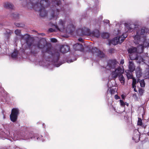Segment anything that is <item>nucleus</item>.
<instances>
[{"mask_svg": "<svg viewBox=\"0 0 149 149\" xmlns=\"http://www.w3.org/2000/svg\"><path fill=\"white\" fill-rule=\"evenodd\" d=\"M125 30L127 31L131 32L133 30V29L132 28V25L129 26L128 24H125Z\"/></svg>", "mask_w": 149, "mask_h": 149, "instance_id": "obj_18", "label": "nucleus"}, {"mask_svg": "<svg viewBox=\"0 0 149 149\" xmlns=\"http://www.w3.org/2000/svg\"><path fill=\"white\" fill-rule=\"evenodd\" d=\"M144 92V90L142 88H139V94L141 96L143 95Z\"/></svg>", "mask_w": 149, "mask_h": 149, "instance_id": "obj_30", "label": "nucleus"}, {"mask_svg": "<svg viewBox=\"0 0 149 149\" xmlns=\"http://www.w3.org/2000/svg\"><path fill=\"white\" fill-rule=\"evenodd\" d=\"M121 36H123V38H124V39L127 37V35L126 34H123Z\"/></svg>", "mask_w": 149, "mask_h": 149, "instance_id": "obj_41", "label": "nucleus"}, {"mask_svg": "<svg viewBox=\"0 0 149 149\" xmlns=\"http://www.w3.org/2000/svg\"><path fill=\"white\" fill-rule=\"evenodd\" d=\"M48 31H49V32H52L53 31H55V29H54L52 28H50L49 29Z\"/></svg>", "mask_w": 149, "mask_h": 149, "instance_id": "obj_38", "label": "nucleus"}, {"mask_svg": "<svg viewBox=\"0 0 149 149\" xmlns=\"http://www.w3.org/2000/svg\"><path fill=\"white\" fill-rule=\"evenodd\" d=\"M138 120L137 122V125L139 126H142V120L141 118H138Z\"/></svg>", "mask_w": 149, "mask_h": 149, "instance_id": "obj_27", "label": "nucleus"}, {"mask_svg": "<svg viewBox=\"0 0 149 149\" xmlns=\"http://www.w3.org/2000/svg\"><path fill=\"white\" fill-rule=\"evenodd\" d=\"M145 31L143 29H140L137 31V33L134 37V42L136 44H139L137 46V48L132 47L128 50V53L130 54H132L137 52L138 50L140 52L143 51L144 48V43L146 40V36L144 35Z\"/></svg>", "mask_w": 149, "mask_h": 149, "instance_id": "obj_1", "label": "nucleus"}, {"mask_svg": "<svg viewBox=\"0 0 149 149\" xmlns=\"http://www.w3.org/2000/svg\"><path fill=\"white\" fill-rule=\"evenodd\" d=\"M19 16V14L17 13H15L13 14V16L15 19H18Z\"/></svg>", "mask_w": 149, "mask_h": 149, "instance_id": "obj_32", "label": "nucleus"}, {"mask_svg": "<svg viewBox=\"0 0 149 149\" xmlns=\"http://www.w3.org/2000/svg\"><path fill=\"white\" fill-rule=\"evenodd\" d=\"M19 113V110L18 108H13L12 110L11 113L10 115L11 120L15 122L17 120V116Z\"/></svg>", "mask_w": 149, "mask_h": 149, "instance_id": "obj_6", "label": "nucleus"}, {"mask_svg": "<svg viewBox=\"0 0 149 149\" xmlns=\"http://www.w3.org/2000/svg\"><path fill=\"white\" fill-rule=\"evenodd\" d=\"M45 40H41L38 43L37 46L38 48L42 49L45 47Z\"/></svg>", "mask_w": 149, "mask_h": 149, "instance_id": "obj_13", "label": "nucleus"}, {"mask_svg": "<svg viewBox=\"0 0 149 149\" xmlns=\"http://www.w3.org/2000/svg\"><path fill=\"white\" fill-rule=\"evenodd\" d=\"M103 22L104 23H106V24H108L109 23V21L108 20H104L103 21Z\"/></svg>", "mask_w": 149, "mask_h": 149, "instance_id": "obj_40", "label": "nucleus"}, {"mask_svg": "<svg viewBox=\"0 0 149 149\" xmlns=\"http://www.w3.org/2000/svg\"><path fill=\"white\" fill-rule=\"evenodd\" d=\"M3 6L5 8L8 9H13L14 8V6L12 3L8 2L4 3H3Z\"/></svg>", "mask_w": 149, "mask_h": 149, "instance_id": "obj_14", "label": "nucleus"}, {"mask_svg": "<svg viewBox=\"0 0 149 149\" xmlns=\"http://www.w3.org/2000/svg\"><path fill=\"white\" fill-rule=\"evenodd\" d=\"M67 31H69L70 33H71L73 32L74 29V27L73 25H71L68 26L67 28Z\"/></svg>", "mask_w": 149, "mask_h": 149, "instance_id": "obj_21", "label": "nucleus"}, {"mask_svg": "<svg viewBox=\"0 0 149 149\" xmlns=\"http://www.w3.org/2000/svg\"><path fill=\"white\" fill-rule=\"evenodd\" d=\"M136 80L134 78H132V84L136 85Z\"/></svg>", "mask_w": 149, "mask_h": 149, "instance_id": "obj_36", "label": "nucleus"}, {"mask_svg": "<svg viewBox=\"0 0 149 149\" xmlns=\"http://www.w3.org/2000/svg\"><path fill=\"white\" fill-rule=\"evenodd\" d=\"M91 52L93 54L100 58L104 57L105 56V54L102 52L95 47H92Z\"/></svg>", "mask_w": 149, "mask_h": 149, "instance_id": "obj_8", "label": "nucleus"}, {"mask_svg": "<svg viewBox=\"0 0 149 149\" xmlns=\"http://www.w3.org/2000/svg\"><path fill=\"white\" fill-rule=\"evenodd\" d=\"M21 38L26 41V43L29 47H30L32 44V40L29 38V36L27 34L22 36Z\"/></svg>", "mask_w": 149, "mask_h": 149, "instance_id": "obj_9", "label": "nucleus"}, {"mask_svg": "<svg viewBox=\"0 0 149 149\" xmlns=\"http://www.w3.org/2000/svg\"><path fill=\"white\" fill-rule=\"evenodd\" d=\"M90 34L97 38H98L100 36L99 31L97 29L94 30L91 33L90 32Z\"/></svg>", "mask_w": 149, "mask_h": 149, "instance_id": "obj_15", "label": "nucleus"}, {"mask_svg": "<svg viewBox=\"0 0 149 149\" xmlns=\"http://www.w3.org/2000/svg\"><path fill=\"white\" fill-rule=\"evenodd\" d=\"M42 35H43V34H44L43 33H42Z\"/></svg>", "mask_w": 149, "mask_h": 149, "instance_id": "obj_56", "label": "nucleus"}, {"mask_svg": "<svg viewBox=\"0 0 149 149\" xmlns=\"http://www.w3.org/2000/svg\"><path fill=\"white\" fill-rule=\"evenodd\" d=\"M18 51L16 50H15L13 52L12 54V57L13 58H16L17 55Z\"/></svg>", "mask_w": 149, "mask_h": 149, "instance_id": "obj_24", "label": "nucleus"}, {"mask_svg": "<svg viewBox=\"0 0 149 149\" xmlns=\"http://www.w3.org/2000/svg\"><path fill=\"white\" fill-rule=\"evenodd\" d=\"M134 88V91L135 92H137V91L136 90V88Z\"/></svg>", "mask_w": 149, "mask_h": 149, "instance_id": "obj_49", "label": "nucleus"}, {"mask_svg": "<svg viewBox=\"0 0 149 149\" xmlns=\"http://www.w3.org/2000/svg\"><path fill=\"white\" fill-rule=\"evenodd\" d=\"M73 48L75 50L83 51L84 49L83 46L79 43L76 44L73 46Z\"/></svg>", "mask_w": 149, "mask_h": 149, "instance_id": "obj_11", "label": "nucleus"}, {"mask_svg": "<svg viewBox=\"0 0 149 149\" xmlns=\"http://www.w3.org/2000/svg\"><path fill=\"white\" fill-rule=\"evenodd\" d=\"M134 96H135V97H136V98H137V95H136V93H135V94L134 95Z\"/></svg>", "mask_w": 149, "mask_h": 149, "instance_id": "obj_51", "label": "nucleus"}, {"mask_svg": "<svg viewBox=\"0 0 149 149\" xmlns=\"http://www.w3.org/2000/svg\"><path fill=\"white\" fill-rule=\"evenodd\" d=\"M135 67L134 63L132 61H130L129 64V68L131 72L133 71L135 69Z\"/></svg>", "mask_w": 149, "mask_h": 149, "instance_id": "obj_17", "label": "nucleus"}, {"mask_svg": "<svg viewBox=\"0 0 149 149\" xmlns=\"http://www.w3.org/2000/svg\"><path fill=\"white\" fill-rule=\"evenodd\" d=\"M31 52L32 53H33V51L32 50L31 51Z\"/></svg>", "mask_w": 149, "mask_h": 149, "instance_id": "obj_55", "label": "nucleus"}, {"mask_svg": "<svg viewBox=\"0 0 149 149\" xmlns=\"http://www.w3.org/2000/svg\"><path fill=\"white\" fill-rule=\"evenodd\" d=\"M42 35H43V34H44L43 33H42Z\"/></svg>", "mask_w": 149, "mask_h": 149, "instance_id": "obj_57", "label": "nucleus"}, {"mask_svg": "<svg viewBox=\"0 0 149 149\" xmlns=\"http://www.w3.org/2000/svg\"><path fill=\"white\" fill-rule=\"evenodd\" d=\"M70 50L69 46L67 45L62 46L60 49V51L62 53H65L68 52Z\"/></svg>", "mask_w": 149, "mask_h": 149, "instance_id": "obj_12", "label": "nucleus"}, {"mask_svg": "<svg viewBox=\"0 0 149 149\" xmlns=\"http://www.w3.org/2000/svg\"><path fill=\"white\" fill-rule=\"evenodd\" d=\"M101 36L104 38H107L109 37V34L107 33H102Z\"/></svg>", "mask_w": 149, "mask_h": 149, "instance_id": "obj_23", "label": "nucleus"}, {"mask_svg": "<svg viewBox=\"0 0 149 149\" xmlns=\"http://www.w3.org/2000/svg\"><path fill=\"white\" fill-rule=\"evenodd\" d=\"M38 138H37V139L38 140Z\"/></svg>", "mask_w": 149, "mask_h": 149, "instance_id": "obj_58", "label": "nucleus"}, {"mask_svg": "<svg viewBox=\"0 0 149 149\" xmlns=\"http://www.w3.org/2000/svg\"><path fill=\"white\" fill-rule=\"evenodd\" d=\"M15 34L17 36H21V37L22 36L21 35V31L17 29L15 30Z\"/></svg>", "mask_w": 149, "mask_h": 149, "instance_id": "obj_28", "label": "nucleus"}, {"mask_svg": "<svg viewBox=\"0 0 149 149\" xmlns=\"http://www.w3.org/2000/svg\"><path fill=\"white\" fill-rule=\"evenodd\" d=\"M29 136H30L28 137L29 139L30 138L32 139L33 137V135L32 134H30Z\"/></svg>", "mask_w": 149, "mask_h": 149, "instance_id": "obj_39", "label": "nucleus"}, {"mask_svg": "<svg viewBox=\"0 0 149 149\" xmlns=\"http://www.w3.org/2000/svg\"><path fill=\"white\" fill-rule=\"evenodd\" d=\"M61 64V63L59 64H55V65L57 67H58L60 66Z\"/></svg>", "mask_w": 149, "mask_h": 149, "instance_id": "obj_46", "label": "nucleus"}, {"mask_svg": "<svg viewBox=\"0 0 149 149\" xmlns=\"http://www.w3.org/2000/svg\"><path fill=\"white\" fill-rule=\"evenodd\" d=\"M118 62L116 60H111L109 61L106 67L107 69L110 70L112 72L111 74L113 78H116L118 76L123 73L124 71L120 67H118Z\"/></svg>", "mask_w": 149, "mask_h": 149, "instance_id": "obj_3", "label": "nucleus"}, {"mask_svg": "<svg viewBox=\"0 0 149 149\" xmlns=\"http://www.w3.org/2000/svg\"><path fill=\"white\" fill-rule=\"evenodd\" d=\"M124 63V60H121L120 62V63L121 64L123 65Z\"/></svg>", "mask_w": 149, "mask_h": 149, "instance_id": "obj_44", "label": "nucleus"}, {"mask_svg": "<svg viewBox=\"0 0 149 149\" xmlns=\"http://www.w3.org/2000/svg\"><path fill=\"white\" fill-rule=\"evenodd\" d=\"M127 76L128 79H130L132 78V76L131 74H127Z\"/></svg>", "mask_w": 149, "mask_h": 149, "instance_id": "obj_35", "label": "nucleus"}, {"mask_svg": "<svg viewBox=\"0 0 149 149\" xmlns=\"http://www.w3.org/2000/svg\"><path fill=\"white\" fill-rule=\"evenodd\" d=\"M130 59L131 60H137L138 59L137 52H136L132 54H130Z\"/></svg>", "mask_w": 149, "mask_h": 149, "instance_id": "obj_16", "label": "nucleus"}, {"mask_svg": "<svg viewBox=\"0 0 149 149\" xmlns=\"http://www.w3.org/2000/svg\"><path fill=\"white\" fill-rule=\"evenodd\" d=\"M140 86L142 87H144L145 85V83L144 79H142L139 81Z\"/></svg>", "mask_w": 149, "mask_h": 149, "instance_id": "obj_25", "label": "nucleus"}, {"mask_svg": "<svg viewBox=\"0 0 149 149\" xmlns=\"http://www.w3.org/2000/svg\"><path fill=\"white\" fill-rule=\"evenodd\" d=\"M121 97L123 99H124V97H125V96L123 94H122V95H121Z\"/></svg>", "mask_w": 149, "mask_h": 149, "instance_id": "obj_48", "label": "nucleus"}, {"mask_svg": "<svg viewBox=\"0 0 149 149\" xmlns=\"http://www.w3.org/2000/svg\"><path fill=\"white\" fill-rule=\"evenodd\" d=\"M120 105L123 107H124L125 105V103L122 100H120Z\"/></svg>", "mask_w": 149, "mask_h": 149, "instance_id": "obj_34", "label": "nucleus"}, {"mask_svg": "<svg viewBox=\"0 0 149 149\" xmlns=\"http://www.w3.org/2000/svg\"><path fill=\"white\" fill-rule=\"evenodd\" d=\"M51 41L52 42H57V40L54 38H51Z\"/></svg>", "mask_w": 149, "mask_h": 149, "instance_id": "obj_37", "label": "nucleus"}, {"mask_svg": "<svg viewBox=\"0 0 149 149\" xmlns=\"http://www.w3.org/2000/svg\"><path fill=\"white\" fill-rule=\"evenodd\" d=\"M77 33L79 36H88L90 34V29L85 27L79 29Z\"/></svg>", "mask_w": 149, "mask_h": 149, "instance_id": "obj_7", "label": "nucleus"}, {"mask_svg": "<svg viewBox=\"0 0 149 149\" xmlns=\"http://www.w3.org/2000/svg\"><path fill=\"white\" fill-rule=\"evenodd\" d=\"M30 3H28V7L33 8L36 11L40 12V15L42 17L45 16L47 14L45 8L50 4L49 0H29Z\"/></svg>", "mask_w": 149, "mask_h": 149, "instance_id": "obj_2", "label": "nucleus"}, {"mask_svg": "<svg viewBox=\"0 0 149 149\" xmlns=\"http://www.w3.org/2000/svg\"><path fill=\"white\" fill-rule=\"evenodd\" d=\"M78 40L80 42H82L83 39L81 38H80L78 39Z\"/></svg>", "mask_w": 149, "mask_h": 149, "instance_id": "obj_45", "label": "nucleus"}, {"mask_svg": "<svg viewBox=\"0 0 149 149\" xmlns=\"http://www.w3.org/2000/svg\"><path fill=\"white\" fill-rule=\"evenodd\" d=\"M122 73L118 76H119V78L120 81L121 83L123 84H124L125 83V79L123 77V75H122Z\"/></svg>", "mask_w": 149, "mask_h": 149, "instance_id": "obj_22", "label": "nucleus"}, {"mask_svg": "<svg viewBox=\"0 0 149 149\" xmlns=\"http://www.w3.org/2000/svg\"><path fill=\"white\" fill-rule=\"evenodd\" d=\"M2 25V24L0 22V26H1Z\"/></svg>", "mask_w": 149, "mask_h": 149, "instance_id": "obj_54", "label": "nucleus"}, {"mask_svg": "<svg viewBox=\"0 0 149 149\" xmlns=\"http://www.w3.org/2000/svg\"><path fill=\"white\" fill-rule=\"evenodd\" d=\"M61 1V0H54L52 1V3L55 6V7L54 8V9H52L50 11V15L52 17V19L54 18L56 19L57 18L60 10L59 9L56 8V6H59Z\"/></svg>", "mask_w": 149, "mask_h": 149, "instance_id": "obj_4", "label": "nucleus"}, {"mask_svg": "<svg viewBox=\"0 0 149 149\" xmlns=\"http://www.w3.org/2000/svg\"><path fill=\"white\" fill-rule=\"evenodd\" d=\"M118 40L119 43H121L124 40V38H123V36H121L118 37Z\"/></svg>", "mask_w": 149, "mask_h": 149, "instance_id": "obj_29", "label": "nucleus"}, {"mask_svg": "<svg viewBox=\"0 0 149 149\" xmlns=\"http://www.w3.org/2000/svg\"><path fill=\"white\" fill-rule=\"evenodd\" d=\"M110 42L111 43L115 45L118 43H119L118 40V37H116L114 38Z\"/></svg>", "mask_w": 149, "mask_h": 149, "instance_id": "obj_20", "label": "nucleus"}, {"mask_svg": "<svg viewBox=\"0 0 149 149\" xmlns=\"http://www.w3.org/2000/svg\"><path fill=\"white\" fill-rule=\"evenodd\" d=\"M109 91L111 95L114 94L116 92L115 90L112 88L110 89Z\"/></svg>", "mask_w": 149, "mask_h": 149, "instance_id": "obj_33", "label": "nucleus"}, {"mask_svg": "<svg viewBox=\"0 0 149 149\" xmlns=\"http://www.w3.org/2000/svg\"><path fill=\"white\" fill-rule=\"evenodd\" d=\"M114 50V49L113 48H111L109 50V51L110 53H112L113 52Z\"/></svg>", "mask_w": 149, "mask_h": 149, "instance_id": "obj_43", "label": "nucleus"}, {"mask_svg": "<svg viewBox=\"0 0 149 149\" xmlns=\"http://www.w3.org/2000/svg\"><path fill=\"white\" fill-rule=\"evenodd\" d=\"M15 26L18 27H22L24 26V24L22 23H15Z\"/></svg>", "mask_w": 149, "mask_h": 149, "instance_id": "obj_26", "label": "nucleus"}, {"mask_svg": "<svg viewBox=\"0 0 149 149\" xmlns=\"http://www.w3.org/2000/svg\"><path fill=\"white\" fill-rule=\"evenodd\" d=\"M136 73L137 77H140L141 76L142 73L141 69L140 67H138L136 68Z\"/></svg>", "mask_w": 149, "mask_h": 149, "instance_id": "obj_19", "label": "nucleus"}, {"mask_svg": "<svg viewBox=\"0 0 149 149\" xmlns=\"http://www.w3.org/2000/svg\"><path fill=\"white\" fill-rule=\"evenodd\" d=\"M64 22L60 20L58 25L55 26L56 28L58 30H62L65 29Z\"/></svg>", "mask_w": 149, "mask_h": 149, "instance_id": "obj_10", "label": "nucleus"}, {"mask_svg": "<svg viewBox=\"0 0 149 149\" xmlns=\"http://www.w3.org/2000/svg\"><path fill=\"white\" fill-rule=\"evenodd\" d=\"M52 49L51 48H47L46 49L45 52H47L49 54H51L52 57H53L55 62H56L58 60L60 54L58 51H54L52 53Z\"/></svg>", "mask_w": 149, "mask_h": 149, "instance_id": "obj_5", "label": "nucleus"}, {"mask_svg": "<svg viewBox=\"0 0 149 149\" xmlns=\"http://www.w3.org/2000/svg\"><path fill=\"white\" fill-rule=\"evenodd\" d=\"M126 104V105H127V106H128L129 105V104L128 103H126V104Z\"/></svg>", "mask_w": 149, "mask_h": 149, "instance_id": "obj_52", "label": "nucleus"}, {"mask_svg": "<svg viewBox=\"0 0 149 149\" xmlns=\"http://www.w3.org/2000/svg\"><path fill=\"white\" fill-rule=\"evenodd\" d=\"M12 33V31H10V32H9V33H10V34Z\"/></svg>", "mask_w": 149, "mask_h": 149, "instance_id": "obj_53", "label": "nucleus"}, {"mask_svg": "<svg viewBox=\"0 0 149 149\" xmlns=\"http://www.w3.org/2000/svg\"><path fill=\"white\" fill-rule=\"evenodd\" d=\"M139 81H140V79H138L137 80V83H138L139 82Z\"/></svg>", "mask_w": 149, "mask_h": 149, "instance_id": "obj_50", "label": "nucleus"}, {"mask_svg": "<svg viewBox=\"0 0 149 149\" xmlns=\"http://www.w3.org/2000/svg\"><path fill=\"white\" fill-rule=\"evenodd\" d=\"M132 139L134 140L135 139V140L136 139L137 141H138L139 140V134H136V136H135L134 137H132Z\"/></svg>", "mask_w": 149, "mask_h": 149, "instance_id": "obj_31", "label": "nucleus"}, {"mask_svg": "<svg viewBox=\"0 0 149 149\" xmlns=\"http://www.w3.org/2000/svg\"><path fill=\"white\" fill-rule=\"evenodd\" d=\"M132 87L133 88H135L136 87V85L133 84H132Z\"/></svg>", "mask_w": 149, "mask_h": 149, "instance_id": "obj_47", "label": "nucleus"}, {"mask_svg": "<svg viewBox=\"0 0 149 149\" xmlns=\"http://www.w3.org/2000/svg\"><path fill=\"white\" fill-rule=\"evenodd\" d=\"M115 98L117 100L120 98V97L117 95H115L114 96Z\"/></svg>", "mask_w": 149, "mask_h": 149, "instance_id": "obj_42", "label": "nucleus"}]
</instances>
